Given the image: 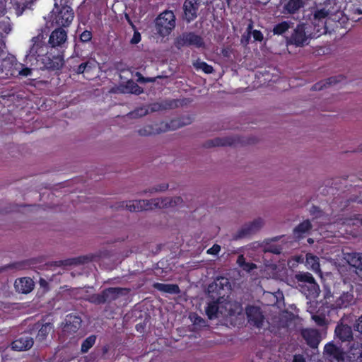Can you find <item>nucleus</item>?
<instances>
[{"label": "nucleus", "mask_w": 362, "mask_h": 362, "mask_svg": "<svg viewBox=\"0 0 362 362\" xmlns=\"http://www.w3.org/2000/svg\"><path fill=\"white\" fill-rule=\"evenodd\" d=\"M349 263L356 269V274L362 279V253L354 254Z\"/></svg>", "instance_id": "72a5a7b5"}, {"label": "nucleus", "mask_w": 362, "mask_h": 362, "mask_svg": "<svg viewBox=\"0 0 362 362\" xmlns=\"http://www.w3.org/2000/svg\"><path fill=\"white\" fill-rule=\"evenodd\" d=\"M96 341L95 335H90L84 339L81 344V351L83 354L87 353L90 348L95 344Z\"/></svg>", "instance_id": "ea45409f"}, {"label": "nucleus", "mask_w": 362, "mask_h": 362, "mask_svg": "<svg viewBox=\"0 0 362 362\" xmlns=\"http://www.w3.org/2000/svg\"><path fill=\"white\" fill-rule=\"evenodd\" d=\"M53 328V325L49 322L42 325L36 335V340L40 342L44 341Z\"/></svg>", "instance_id": "f704fd0d"}, {"label": "nucleus", "mask_w": 362, "mask_h": 362, "mask_svg": "<svg viewBox=\"0 0 362 362\" xmlns=\"http://www.w3.org/2000/svg\"><path fill=\"white\" fill-rule=\"evenodd\" d=\"M223 297L218 296L216 300L209 302L206 308V314L209 320H213L221 315V299Z\"/></svg>", "instance_id": "4be33fe9"}, {"label": "nucleus", "mask_w": 362, "mask_h": 362, "mask_svg": "<svg viewBox=\"0 0 362 362\" xmlns=\"http://www.w3.org/2000/svg\"><path fill=\"white\" fill-rule=\"evenodd\" d=\"M344 79V76L342 75H338L334 76H331L327 78L325 81H321L320 82L316 83L312 87V90H321L324 88L332 85H336L338 83L341 82Z\"/></svg>", "instance_id": "bb28decb"}, {"label": "nucleus", "mask_w": 362, "mask_h": 362, "mask_svg": "<svg viewBox=\"0 0 362 362\" xmlns=\"http://www.w3.org/2000/svg\"><path fill=\"white\" fill-rule=\"evenodd\" d=\"M306 25L303 23H298L290 36L286 37V45H293L296 47H303L309 44L311 38L310 33L306 30Z\"/></svg>", "instance_id": "20e7f679"}, {"label": "nucleus", "mask_w": 362, "mask_h": 362, "mask_svg": "<svg viewBox=\"0 0 362 362\" xmlns=\"http://www.w3.org/2000/svg\"><path fill=\"white\" fill-rule=\"evenodd\" d=\"M334 335L335 339H338L341 342H350L354 339L351 327L343 323L336 326Z\"/></svg>", "instance_id": "f3484780"}, {"label": "nucleus", "mask_w": 362, "mask_h": 362, "mask_svg": "<svg viewBox=\"0 0 362 362\" xmlns=\"http://www.w3.org/2000/svg\"><path fill=\"white\" fill-rule=\"evenodd\" d=\"M222 297L221 315L226 317L234 315L236 313V310L233 308L235 305L231 301L225 300L224 296Z\"/></svg>", "instance_id": "473e14b6"}, {"label": "nucleus", "mask_w": 362, "mask_h": 362, "mask_svg": "<svg viewBox=\"0 0 362 362\" xmlns=\"http://www.w3.org/2000/svg\"><path fill=\"white\" fill-rule=\"evenodd\" d=\"M310 258L315 262L313 264V267H315V264H317V266L318 267L319 266V263L317 262V257H315V256H310Z\"/></svg>", "instance_id": "e2e57ef3"}, {"label": "nucleus", "mask_w": 362, "mask_h": 362, "mask_svg": "<svg viewBox=\"0 0 362 362\" xmlns=\"http://www.w3.org/2000/svg\"><path fill=\"white\" fill-rule=\"evenodd\" d=\"M126 88L130 93H133L137 95L141 94L144 92L143 88L139 86L136 82H134L132 80H129L127 82Z\"/></svg>", "instance_id": "37998d69"}, {"label": "nucleus", "mask_w": 362, "mask_h": 362, "mask_svg": "<svg viewBox=\"0 0 362 362\" xmlns=\"http://www.w3.org/2000/svg\"><path fill=\"white\" fill-rule=\"evenodd\" d=\"M246 315L248 322L260 328L263 325L264 317L260 308L257 306H248L246 309Z\"/></svg>", "instance_id": "9b49d317"}, {"label": "nucleus", "mask_w": 362, "mask_h": 362, "mask_svg": "<svg viewBox=\"0 0 362 362\" xmlns=\"http://www.w3.org/2000/svg\"><path fill=\"white\" fill-rule=\"evenodd\" d=\"M294 23L291 21H281L273 27L272 32L274 35H282L286 33L293 26Z\"/></svg>", "instance_id": "2f4dec72"}, {"label": "nucleus", "mask_w": 362, "mask_h": 362, "mask_svg": "<svg viewBox=\"0 0 362 362\" xmlns=\"http://www.w3.org/2000/svg\"><path fill=\"white\" fill-rule=\"evenodd\" d=\"M21 66V63L18 62L15 56L8 54L0 59V74L3 77H14L16 74V69Z\"/></svg>", "instance_id": "6e6552de"}, {"label": "nucleus", "mask_w": 362, "mask_h": 362, "mask_svg": "<svg viewBox=\"0 0 362 362\" xmlns=\"http://www.w3.org/2000/svg\"><path fill=\"white\" fill-rule=\"evenodd\" d=\"M354 327L356 331L362 334V315L357 320Z\"/></svg>", "instance_id": "5fc2aeb1"}, {"label": "nucleus", "mask_w": 362, "mask_h": 362, "mask_svg": "<svg viewBox=\"0 0 362 362\" xmlns=\"http://www.w3.org/2000/svg\"><path fill=\"white\" fill-rule=\"evenodd\" d=\"M93 35L91 31L90 30H84L81 35H80V40L82 42H88L92 40Z\"/></svg>", "instance_id": "de8ad7c7"}, {"label": "nucleus", "mask_w": 362, "mask_h": 362, "mask_svg": "<svg viewBox=\"0 0 362 362\" xmlns=\"http://www.w3.org/2000/svg\"><path fill=\"white\" fill-rule=\"evenodd\" d=\"M299 284H307L315 281L313 276L309 272H298L295 275Z\"/></svg>", "instance_id": "58836bf2"}, {"label": "nucleus", "mask_w": 362, "mask_h": 362, "mask_svg": "<svg viewBox=\"0 0 362 362\" xmlns=\"http://www.w3.org/2000/svg\"><path fill=\"white\" fill-rule=\"evenodd\" d=\"M299 286L300 287L301 292L304 293L307 298H315L319 296L320 290L316 281L307 284H299Z\"/></svg>", "instance_id": "393cba45"}, {"label": "nucleus", "mask_w": 362, "mask_h": 362, "mask_svg": "<svg viewBox=\"0 0 362 362\" xmlns=\"http://www.w3.org/2000/svg\"><path fill=\"white\" fill-rule=\"evenodd\" d=\"M221 251V246L218 244H214L211 247L207 250V254L216 255Z\"/></svg>", "instance_id": "3c124183"}, {"label": "nucleus", "mask_w": 362, "mask_h": 362, "mask_svg": "<svg viewBox=\"0 0 362 362\" xmlns=\"http://www.w3.org/2000/svg\"><path fill=\"white\" fill-rule=\"evenodd\" d=\"M312 228L313 225L310 220H305L293 228V235L296 239L300 240L309 233Z\"/></svg>", "instance_id": "5701e85b"}, {"label": "nucleus", "mask_w": 362, "mask_h": 362, "mask_svg": "<svg viewBox=\"0 0 362 362\" xmlns=\"http://www.w3.org/2000/svg\"><path fill=\"white\" fill-rule=\"evenodd\" d=\"M163 132V129L160 123L154 124H148L138 130V133L141 136H147L153 134H157Z\"/></svg>", "instance_id": "c85d7f7f"}, {"label": "nucleus", "mask_w": 362, "mask_h": 362, "mask_svg": "<svg viewBox=\"0 0 362 362\" xmlns=\"http://www.w3.org/2000/svg\"><path fill=\"white\" fill-rule=\"evenodd\" d=\"M32 45L25 55L26 59L31 62L36 60L37 62L50 49L48 45L44 41L42 34H38L31 39Z\"/></svg>", "instance_id": "39448f33"}, {"label": "nucleus", "mask_w": 362, "mask_h": 362, "mask_svg": "<svg viewBox=\"0 0 362 362\" xmlns=\"http://www.w3.org/2000/svg\"><path fill=\"white\" fill-rule=\"evenodd\" d=\"M304 5L303 0H288L283 6V13L289 15L297 13L300 8L304 7Z\"/></svg>", "instance_id": "a878e982"}, {"label": "nucleus", "mask_w": 362, "mask_h": 362, "mask_svg": "<svg viewBox=\"0 0 362 362\" xmlns=\"http://www.w3.org/2000/svg\"><path fill=\"white\" fill-rule=\"evenodd\" d=\"M40 284L41 285L47 284V282L44 279H40Z\"/></svg>", "instance_id": "774afa93"}, {"label": "nucleus", "mask_w": 362, "mask_h": 362, "mask_svg": "<svg viewBox=\"0 0 362 362\" xmlns=\"http://www.w3.org/2000/svg\"><path fill=\"white\" fill-rule=\"evenodd\" d=\"M230 284L228 278L224 276L217 277L214 282L209 285V291L210 293H216L218 296H225V293L223 292L225 290H230Z\"/></svg>", "instance_id": "4468645a"}, {"label": "nucleus", "mask_w": 362, "mask_h": 362, "mask_svg": "<svg viewBox=\"0 0 362 362\" xmlns=\"http://www.w3.org/2000/svg\"><path fill=\"white\" fill-rule=\"evenodd\" d=\"M32 69L24 66L23 64H21V66L16 69V74H15L14 77H18V76H23L26 77L31 74Z\"/></svg>", "instance_id": "c03bdc74"}, {"label": "nucleus", "mask_w": 362, "mask_h": 362, "mask_svg": "<svg viewBox=\"0 0 362 362\" xmlns=\"http://www.w3.org/2000/svg\"><path fill=\"white\" fill-rule=\"evenodd\" d=\"M324 354L338 362L344 360V351L341 347L337 346L333 341L328 342L325 345Z\"/></svg>", "instance_id": "2eb2a0df"}, {"label": "nucleus", "mask_w": 362, "mask_h": 362, "mask_svg": "<svg viewBox=\"0 0 362 362\" xmlns=\"http://www.w3.org/2000/svg\"><path fill=\"white\" fill-rule=\"evenodd\" d=\"M168 188V184H161V185H158L157 187L153 188L151 190V192H164Z\"/></svg>", "instance_id": "864d4df0"}, {"label": "nucleus", "mask_w": 362, "mask_h": 362, "mask_svg": "<svg viewBox=\"0 0 362 362\" xmlns=\"http://www.w3.org/2000/svg\"><path fill=\"white\" fill-rule=\"evenodd\" d=\"M12 30V25L8 17L0 18V38H4V35H6Z\"/></svg>", "instance_id": "c9c22d12"}, {"label": "nucleus", "mask_w": 362, "mask_h": 362, "mask_svg": "<svg viewBox=\"0 0 362 362\" xmlns=\"http://www.w3.org/2000/svg\"><path fill=\"white\" fill-rule=\"evenodd\" d=\"M132 28L134 29V32L133 37L130 40V43L132 45H136L141 41V36L140 33L136 30L135 25H133L132 23Z\"/></svg>", "instance_id": "09e8293b"}, {"label": "nucleus", "mask_w": 362, "mask_h": 362, "mask_svg": "<svg viewBox=\"0 0 362 362\" xmlns=\"http://www.w3.org/2000/svg\"><path fill=\"white\" fill-rule=\"evenodd\" d=\"M356 12L357 13H358V14H362V10H361V9H360V8H357V9L356 10Z\"/></svg>", "instance_id": "338daca9"}, {"label": "nucleus", "mask_w": 362, "mask_h": 362, "mask_svg": "<svg viewBox=\"0 0 362 362\" xmlns=\"http://www.w3.org/2000/svg\"><path fill=\"white\" fill-rule=\"evenodd\" d=\"M182 202L180 197H176L170 202L167 199H164L162 203H160L159 199H152L150 200H134L129 201L125 204V208L131 212H137L141 211L151 210L155 208H160L161 206H166L168 204L170 205H177ZM124 207V202L122 203L120 206Z\"/></svg>", "instance_id": "f257e3e1"}, {"label": "nucleus", "mask_w": 362, "mask_h": 362, "mask_svg": "<svg viewBox=\"0 0 362 362\" xmlns=\"http://www.w3.org/2000/svg\"><path fill=\"white\" fill-rule=\"evenodd\" d=\"M329 15V11L326 8H320L317 9L313 14V24L315 26L320 25V23H322L324 28V33H326L327 27L324 22V20Z\"/></svg>", "instance_id": "c756f323"}, {"label": "nucleus", "mask_w": 362, "mask_h": 362, "mask_svg": "<svg viewBox=\"0 0 362 362\" xmlns=\"http://www.w3.org/2000/svg\"><path fill=\"white\" fill-rule=\"evenodd\" d=\"M138 74L139 75V78H138V81L140 82V83H146V81H145L146 77H144L140 74Z\"/></svg>", "instance_id": "0e129e2a"}, {"label": "nucleus", "mask_w": 362, "mask_h": 362, "mask_svg": "<svg viewBox=\"0 0 362 362\" xmlns=\"http://www.w3.org/2000/svg\"><path fill=\"white\" fill-rule=\"evenodd\" d=\"M94 67L95 64L93 62L86 61L85 62H82L77 66L73 67V71L77 74H82L90 71Z\"/></svg>", "instance_id": "e433bc0d"}, {"label": "nucleus", "mask_w": 362, "mask_h": 362, "mask_svg": "<svg viewBox=\"0 0 362 362\" xmlns=\"http://www.w3.org/2000/svg\"><path fill=\"white\" fill-rule=\"evenodd\" d=\"M253 28V22L250 21L247 27V39L250 37V35H252V32L254 30Z\"/></svg>", "instance_id": "13d9d810"}, {"label": "nucleus", "mask_w": 362, "mask_h": 362, "mask_svg": "<svg viewBox=\"0 0 362 362\" xmlns=\"http://www.w3.org/2000/svg\"><path fill=\"white\" fill-rule=\"evenodd\" d=\"M91 302L97 305L106 303L103 291L99 293L93 295Z\"/></svg>", "instance_id": "a18cd8bd"}, {"label": "nucleus", "mask_w": 362, "mask_h": 362, "mask_svg": "<svg viewBox=\"0 0 362 362\" xmlns=\"http://www.w3.org/2000/svg\"><path fill=\"white\" fill-rule=\"evenodd\" d=\"M293 362H306V361L303 355L296 354L293 356Z\"/></svg>", "instance_id": "4d7b16f0"}, {"label": "nucleus", "mask_w": 362, "mask_h": 362, "mask_svg": "<svg viewBox=\"0 0 362 362\" xmlns=\"http://www.w3.org/2000/svg\"><path fill=\"white\" fill-rule=\"evenodd\" d=\"M153 288L159 291L170 294H179L180 293L178 285L174 284L154 283Z\"/></svg>", "instance_id": "cd10ccee"}, {"label": "nucleus", "mask_w": 362, "mask_h": 362, "mask_svg": "<svg viewBox=\"0 0 362 362\" xmlns=\"http://www.w3.org/2000/svg\"><path fill=\"white\" fill-rule=\"evenodd\" d=\"M282 247L281 245H270L267 244L265 246V251L269 252L273 254L279 255L282 252Z\"/></svg>", "instance_id": "49530a36"}, {"label": "nucleus", "mask_w": 362, "mask_h": 362, "mask_svg": "<svg viewBox=\"0 0 362 362\" xmlns=\"http://www.w3.org/2000/svg\"><path fill=\"white\" fill-rule=\"evenodd\" d=\"M160 78V76H158ZM157 77H146V83H153L156 81Z\"/></svg>", "instance_id": "bf43d9fd"}, {"label": "nucleus", "mask_w": 362, "mask_h": 362, "mask_svg": "<svg viewBox=\"0 0 362 362\" xmlns=\"http://www.w3.org/2000/svg\"><path fill=\"white\" fill-rule=\"evenodd\" d=\"M236 143V139L233 137L215 138L214 139L206 141L204 146L205 148H211L216 146H233Z\"/></svg>", "instance_id": "b1692460"}, {"label": "nucleus", "mask_w": 362, "mask_h": 362, "mask_svg": "<svg viewBox=\"0 0 362 362\" xmlns=\"http://www.w3.org/2000/svg\"><path fill=\"white\" fill-rule=\"evenodd\" d=\"M313 319L317 323V325L323 326L325 325V318L320 315H313Z\"/></svg>", "instance_id": "603ef678"}, {"label": "nucleus", "mask_w": 362, "mask_h": 362, "mask_svg": "<svg viewBox=\"0 0 362 362\" xmlns=\"http://www.w3.org/2000/svg\"><path fill=\"white\" fill-rule=\"evenodd\" d=\"M347 357L349 362H362V344L359 346L357 344V347L352 346Z\"/></svg>", "instance_id": "7c9ffc66"}, {"label": "nucleus", "mask_w": 362, "mask_h": 362, "mask_svg": "<svg viewBox=\"0 0 362 362\" xmlns=\"http://www.w3.org/2000/svg\"><path fill=\"white\" fill-rule=\"evenodd\" d=\"M300 334L308 346L312 349H316L318 347L321 341V336L317 329L313 328H304L301 329Z\"/></svg>", "instance_id": "1a4fd4ad"}, {"label": "nucleus", "mask_w": 362, "mask_h": 362, "mask_svg": "<svg viewBox=\"0 0 362 362\" xmlns=\"http://www.w3.org/2000/svg\"><path fill=\"white\" fill-rule=\"evenodd\" d=\"M204 322V320L201 317L197 316L194 320V324L199 325L201 322Z\"/></svg>", "instance_id": "680f3d73"}, {"label": "nucleus", "mask_w": 362, "mask_h": 362, "mask_svg": "<svg viewBox=\"0 0 362 362\" xmlns=\"http://www.w3.org/2000/svg\"><path fill=\"white\" fill-rule=\"evenodd\" d=\"M237 264L243 269V270L250 272L254 269L257 268V265L253 262H247L243 255H240L238 257Z\"/></svg>", "instance_id": "4c0bfd02"}, {"label": "nucleus", "mask_w": 362, "mask_h": 362, "mask_svg": "<svg viewBox=\"0 0 362 362\" xmlns=\"http://www.w3.org/2000/svg\"><path fill=\"white\" fill-rule=\"evenodd\" d=\"M81 325V319L80 317L69 314L65 318V325L64 329L65 332L76 333Z\"/></svg>", "instance_id": "aec40b11"}, {"label": "nucleus", "mask_w": 362, "mask_h": 362, "mask_svg": "<svg viewBox=\"0 0 362 362\" xmlns=\"http://www.w3.org/2000/svg\"><path fill=\"white\" fill-rule=\"evenodd\" d=\"M174 45L179 49L183 47L191 46L204 48L205 43L202 37L194 32H184L175 39Z\"/></svg>", "instance_id": "423d86ee"}, {"label": "nucleus", "mask_w": 362, "mask_h": 362, "mask_svg": "<svg viewBox=\"0 0 362 362\" xmlns=\"http://www.w3.org/2000/svg\"><path fill=\"white\" fill-rule=\"evenodd\" d=\"M279 239H280V237L279 236H276V237L271 238L270 240L273 241V242H275V241H278Z\"/></svg>", "instance_id": "69168bd1"}, {"label": "nucleus", "mask_w": 362, "mask_h": 362, "mask_svg": "<svg viewBox=\"0 0 362 362\" xmlns=\"http://www.w3.org/2000/svg\"><path fill=\"white\" fill-rule=\"evenodd\" d=\"M144 329V325H142L141 323H139V324H137L136 325V331L138 332H141L143 331V329Z\"/></svg>", "instance_id": "052dcab7"}, {"label": "nucleus", "mask_w": 362, "mask_h": 362, "mask_svg": "<svg viewBox=\"0 0 362 362\" xmlns=\"http://www.w3.org/2000/svg\"><path fill=\"white\" fill-rule=\"evenodd\" d=\"M69 0L55 1L54 8L52 11L53 22L57 25L67 27L74 18V13L71 6L68 4Z\"/></svg>", "instance_id": "f03ea898"}, {"label": "nucleus", "mask_w": 362, "mask_h": 362, "mask_svg": "<svg viewBox=\"0 0 362 362\" xmlns=\"http://www.w3.org/2000/svg\"><path fill=\"white\" fill-rule=\"evenodd\" d=\"M33 344L34 341L32 337L28 334H23L11 343V348L15 351H21L30 349Z\"/></svg>", "instance_id": "6ab92c4d"}, {"label": "nucleus", "mask_w": 362, "mask_h": 362, "mask_svg": "<svg viewBox=\"0 0 362 362\" xmlns=\"http://www.w3.org/2000/svg\"><path fill=\"white\" fill-rule=\"evenodd\" d=\"M92 260V258L88 256H79L77 257L68 259L65 260L66 265H79L89 262Z\"/></svg>", "instance_id": "a19ab883"}, {"label": "nucleus", "mask_w": 362, "mask_h": 362, "mask_svg": "<svg viewBox=\"0 0 362 362\" xmlns=\"http://www.w3.org/2000/svg\"><path fill=\"white\" fill-rule=\"evenodd\" d=\"M192 119L190 117H182L173 119L168 123L163 122H160V125L163 129V132L168 130H175L184 126L191 124Z\"/></svg>", "instance_id": "a211bd4d"}, {"label": "nucleus", "mask_w": 362, "mask_h": 362, "mask_svg": "<svg viewBox=\"0 0 362 362\" xmlns=\"http://www.w3.org/2000/svg\"><path fill=\"white\" fill-rule=\"evenodd\" d=\"M52 50L49 49L42 57L40 59L42 66V69H47L50 71H59L64 64V57L62 52L58 51L57 54H52Z\"/></svg>", "instance_id": "0eeeda50"}, {"label": "nucleus", "mask_w": 362, "mask_h": 362, "mask_svg": "<svg viewBox=\"0 0 362 362\" xmlns=\"http://www.w3.org/2000/svg\"><path fill=\"white\" fill-rule=\"evenodd\" d=\"M193 66L197 70H202L205 74H211L214 71L212 66L208 64L205 62L201 61L200 59L196 60L193 63Z\"/></svg>", "instance_id": "79ce46f5"}, {"label": "nucleus", "mask_w": 362, "mask_h": 362, "mask_svg": "<svg viewBox=\"0 0 362 362\" xmlns=\"http://www.w3.org/2000/svg\"><path fill=\"white\" fill-rule=\"evenodd\" d=\"M106 303L117 300L119 297L128 295L130 289L122 287H110L103 290Z\"/></svg>", "instance_id": "ddd939ff"}, {"label": "nucleus", "mask_w": 362, "mask_h": 362, "mask_svg": "<svg viewBox=\"0 0 362 362\" xmlns=\"http://www.w3.org/2000/svg\"><path fill=\"white\" fill-rule=\"evenodd\" d=\"M199 4L197 0H185L183 4V11L185 20L187 23H191L197 17Z\"/></svg>", "instance_id": "dca6fc26"}, {"label": "nucleus", "mask_w": 362, "mask_h": 362, "mask_svg": "<svg viewBox=\"0 0 362 362\" xmlns=\"http://www.w3.org/2000/svg\"><path fill=\"white\" fill-rule=\"evenodd\" d=\"M254 41L262 42L264 39L262 33L259 30H254L252 32Z\"/></svg>", "instance_id": "8fccbe9b"}, {"label": "nucleus", "mask_w": 362, "mask_h": 362, "mask_svg": "<svg viewBox=\"0 0 362 362\" xmlns=\"http://www.w3.org/2000/svg\"><path fill=\"white\" fill-rule=\"evenodd\" d=\"M264 222L261 218L245 223L238 231L236 237L243 238L257 233L263 226Z\"/></svg>", "instance_id": "9d476101"}, {"label": "nucleus", "mask_w": 362, "mask_h": 362, "mask_svg": "<svg viewBox=\"0 0 362 362\" xmlns=\"http://www.w3.org/2000/svg\"><path fill=\"white\" fill-rule=\"evenodd\" d=\"M176 25V18L173 11L165 10L155 20L157 34L162 37H168Z\"/></svg>", "instance_id": "7ed1b4c3"}, {"label": "nucleus", "mask_w": 362, "mask_h": 362, "mask_svg": "<svg viewBox=\"0 0 362 362\" xmlns=\"http://www.w3.org/2000/svg\"><path fill=\"white\" fill-rule=\"evenodd\" d=\"M177 100H170L168 101H165V107L169 108H173L175 106H177Z\"/></svg>", "instance_id": "6e6d98bb"}, {"label": "nucleus", "mask_w": 362, "mask_h": 362, "mask_svg": "<svg viewBox=\"0 0 362 362\" xmlns=\"http://www.w3.org/2000/svg\"><path fill=\"white\" fill-rule=\"evenodd\" d=\"M14 286L19 293H28L33 289L34 283L30 277H23L15 281Z\"/></svg>", "instance_id": "412c9836"}, {"label": "nucleus", "mask_w": 362, "mask_h": 362, "mask_svg": "<svg viewBox=\"0 0 362 362\" xmlns=\"http://www.w3.org/2000/svg\"><path fill=\"white\" fill-rule=\"evenodd\" d=\"M66 38V32L62 28H57L50 34L47 45L51 50L62 47Z\"/></svg>", "instance_id": "f8f14e48"}]
</instances>
